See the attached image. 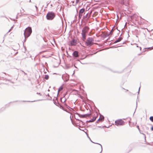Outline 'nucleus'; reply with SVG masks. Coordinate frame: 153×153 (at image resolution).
<instances>
[{
    "mask_svg": "<svg viewBox=\"0 0 153 153\" xmlns=\"http://www.w3.org/2000/svg\"><path fill=\"white\" fill-rule=\"evenodd\" d=\"M149 119L152 122H153V116L150 117Z\"/></svg>",
    "mask_w": 153,
    "mask_h": 153,
    "instance_id": "nucleus-20",
    "label": "nucleus"
},
{
    "mask_svg": "<svg viewBox=\"0 0 153 153\" xmlns=\"http://www.w3.org/2000/svg\"><path fill=\"white\" fill-rule=\"evenodd\" d=\"M36 94H38L39 95H40V96H41V95H42V94H41L40 93H38V92H37V93H36Z\"/></svg>",
    "mask_w": 153,
    "mask_h": 153,
    "instance_id": "nucleus-26",
    "label": "nucleus"
},
{
    "mask_svg": "<svg viewBox=\"0 0 153 153\" xmlns=\"http://www.w3.org/2000/svg\"><path fill=\"white\" fill-rule=\"evenodd\" d=\"M17 53H18V52H16V53H13L12 52H11V54H14L15 55V54H16Z\"/></svg>",
    "mask_w": 153,
    "mask_h": 153,
    "instance_id": "nucleus-23",
    "label": "nucleus"
},
{
    "mask_svg": "<svg viewBox=\"0 0 153 153\" xmlns=\"http://www.w3.org/2000/svg\"><path fill=\"white\" fill-rule=\"evenodd\" d=\"M128 91V90H126V92H127V91Z\"/></svg>",
    "mask_w": 153,
    "mask_h": 153,
    "instance_id": "nucleus-40",
    "label": "nucleus"
},
{
    "mask_svg": "<svg viewBox=\"0 0 153 153\" xmlns=\"http://www.w3.org/2000/svg\"><path fill=\"white\" fill-rule=\"evenodd\" d=\"M116 125L117 126H122L124 125L125 122L121 119L116 120L115 121Z\"/></svg>",
    "mask_w": 153,
    "mask_h": 153,
    "instance_id": "nucleus-5",
    "label": "nucleus"
},
{
    "mask_svg": "<svg viewBox=\"0 0 153 153\" xmlns=\"http://www.w3.org/2000/svg\"><path fill=\"white\" fill-rule=\"evenodd\" d=\"M94 39L91 37H88L86 42V44L87 46H91L93 44Z\"/></svg>",
    "mask_w": 153,
    "mask_h": 153,
    "instance_id": "nucleus-4",
    "label": "nucleus"
},
{
    "mask_svg": "<svg viewBox=\"0 0 153 153\" xmlns=\"http://www.w3.org/2000/svg\"><path fill=\"white\" fill-rule=\"evenodd\" d=\"M38 100L37 101H40V100Z\"/></svg>",
    "mask_w": 153,
    "mask_h": 153,
    "instance_id": "nucleus-46",
    "label": "nucleus"
},
{
    "mask_svg": "<svg viewBox=\"0 0 153 153\" xmlns=\"http://www.w3.org/2000/svg\"><path fill=\"white\" fill-rule=\"evenodd\" d=\"M88 13H86L85 15V13H84V15L83 16V19H88L89 18V16L88 17Z\"/></svg>",
    "mask_w": 153,
    "mask_h": 153,
    "instance_id": "nucleus-14",
    "label": "nucleus"
},
{
    "mask_svg": "<svg viewBox=\"0 0 153 153\" xmlns=\"http://www.w3.org/2000/svg\"><path fill=\"white\" fill-rule=\"evenodd\" d=\"M55 15L54 13L52 12H50L47 14L46 17L48 20H52L55 17Z\"/></svg>",
    "mask_w": 153,
    "mask_h": 153,
    "instance_id": "nucleus-3",
    "label": "nucleus"
},
{
    "mask_svg": "<svg viewBox=\"0 0 153 153\" xmlns=\"http://www.w3.org/2000/svg\"><path fill=\"white\" fill-rule=\"evenodd\" d=\"M99 118H100V121H102L104 120V117L103 115H101V117H100Z\"/></svg>",
    "mask_w": 153,
    "mask_h": 153,
    "instance_id": "nucleus-16",
    "label": "nucleus"
},
{
    "mask_svg": "<svg viewBox=\"0 0 153 153\" xmlns=\"http://www.w3.org/2000/svg\"><path fill=\"white\" fill-rule=\"evenodd\" d=\"M37 101L36 100V101H27V102H35V101Z\"/></svg>",
    "mask_w": 153,
    "mask_h": 153,
    "instance_id": "nucleus-30",
    "label": "nucleus"
},
{
    "mask_svg": "<svg viewBox=\"0 0 153 153\" xmlns=\"http://www.w3.org/2000/svg\"><path fill=\"white\" fill-rule=\"evenodd\" d=\"M48 91H50V90H49V89H48Z\"/></svg>",
    "mask_w": 153,
    "mask_h": 153,
    "instance_id": "nucleus-41",
    "label": "nucleus"
},
{
    "mask_svg": "<svg viewBox=\"0 0 153 153\" xmlns=\"http://www.w3.org/2000/svg\"><path fill=\"white\" fill-rule=\"evenodd\" d=\"M89 28L87 26H85L82 30L81 35L82 36V40L83 41L86 39V34L88 33Z\"/></svg>",
    "mask_w": 153,
    "mask_h": 153,
    "instance_id": "nucleus-1",
    "label": "nucleus"
},
{
    "mask_svg": "<svg viewBox=\"0 0 153 153\" xmlns=\"http://www.w3.org/2000/svg\"><path fill=\"white\" fill-rule=\"evenodd\" d=\"M77 114L79 116V117L82 118H85L87 116L90 117L91 115V114Z\"/></svg>",
    "mask_w": 153,
    "mask_h": 153,
    "instance_id": "nucleus-6",
    "label": "nucleus"
},
{
    "mask_svg": "<svg viewBox=\"0 0 153 153\" xmlns=\"http://www.w3.org/2000/svg\"><path fill=\"white\" fill-rule=\"evenodd\" d=\"M114 30L113 28H112L111 32L109 33H108V34H109V35H110L112 34V32L114 31Z\"/></svg>",
    "mask_w": 153,
    "mask_h": 153,
    "instance_id": "nucleus-21",
    "label": "nucleus"
},
{
    "mask_svg": "<svg viewBox=\"0 0 153 153\" xmlns=\"http://www.w3.org/2000/svg\"><path fill=\"white\" fill-rule=\"evenodd\" d=\"M96 53H96H94V54H95ZM93 54H89V55H91V56H92V55H93Z\"/></svg>",
    "mask_w": 153,
    "mask_h": 153,
    "instance_id": "nucleus-31",
    "label": "nucleus"
},
{
    "mask_svg": "<svg viewBox=\"0 0 153 153\" xmlns=\"http://www.w3.org/2000/svg\"><path fill=\"white\" fill-rule=\"evenodd\" d=\"M136 105H137V102H136Z\"/></svg>",
    "mask_w": 153,
    "mask_h": 153,
    "instance_id": "nucleus-45",
    "label": "nucleus"
},
{
    "mask_svg": "<svg viewBox=\"0 0 153 153\" xmlns=\"http://www.w3.org/2000/svg\"><path fill=\"white\" fill-rule=\"evenodd\" d=\"M100 118H99V119L97 120V121H96V123H98V122L99 121H100Z\"/></svg>",
    "mask_w": 153,
    "mask_h": 153,
    "instance_id": "nucleus-27",
    "label": "nucleus"
},
{
    "mask_svg": "<svg viewBox=\"0 0 153 153\" xmlns=\"http://www.w3.org/2000/svg\"><path fill=\"white\" fill-rule=\"evenodd\" d=\"M35 7L36 9H38V7H37L36 6H35Z\"/></svg>",
    "mask_w": 153,
    "mask_h": 153,
    "instance_id": "nucleus-39",
    "label": "nucleus"
},
{
    "mask_svg": "<svg viewBox=\"0 0 153 153\" xmlns=\"http://www.w3.org/2000/svg\"><path fill=\"white\" fill-rule=\"evenodd\" d=\"M85 9L84 8H82L80 9L79 11V14H82L85 11Z\"/></svg>",
    "mask_w": 153,
    "mask_h": 153,
    "instance_id": "nucleus-13",
    "label": "nucleus"
},
{
    "mask_svg": "<svg viewBox=\"0 0 153 153\" xmlns=\"http://www.w3.org/2000/svg\"><path fill=\"white\" fill-rule=\"evenodd\" d=\"M140 50H141V47H140Z\"/></svg>",
    "mask_w": 153,
    "mask_h": 153,
    "instance_id": "nucleus-42",
    "label": "nucleus"
},
{
    "mask_svg": "<svg viewBox=\"0 0 153 153\" xmlns=\"http://www.w3.org/2000/svg\"><path fill=\"white\" fill-rule=\"evenodd\" d=\"M32 32L31 28L30 27H28L24 30V35L25 39L24 42L26 41V38H28L31 34Z\"/></svg>",
    "mask_w": 153,
    "mask_h": 153,
    "instance_id": "nucleus-2",
    "label": "nucleus"
},
{
    "mask_svg": "<svg viewBox=\"0 0 153 153\" xmlns=\"http://www.w3.org/2000/svg\"><path fill=\"white\" fill-rule=\"evenodd\" d=\"M63 88L62 86H61L59 88L58 92V94L59 93V91L62 90Z\"/></svg>",
    "mask_w": 153,
    "mask_h": 153,
    "instance_id": "nucleus-17",
    "label": "nucleus"
},
{
    "mask_svg": "<svg viewBox=\"0 0 153 153\" xmlns=\"http://www.w3.org/2000/svg\"><path fill=\"white\" fill-rule=\"evenodd\" d=\"M137 128L138 129V130H140V128H139V126H137Z\"/></svg>",
    "mask_w": 153,
    "mask_h": 153,
    "instance_id": "nucleus-32",
    "label": "nucleus"
},
{
    "mask_svg": "<svg viewBox=\"0 0 153 153\" xmlns=\"http://www.w3.org/2000/svg\"><path fill=\"white\" fill-rule=\"evenodd\" d=\"M49 78V76L48 75H45V76L44 78L46 80H48V79Z\"/></svg>",
    "mask_w": 153,
    "mask_h": 153,
    "instance_id": "nucleus-18",
    "label": "nucleus"
},
{
    "mask_svg": "<svg viewBox=\"0 0 153 153\" xmlns=\"http://www.w3.org/2000/svg\"><path fill=\"white\" fill-rule=\"evenodd\" d=\"M12 32H11V33H10V34H12Z\"/></svg>",
    "mask_w": 153,
    "mask_h": 153,
    "instance_id": "nucleus-44",
    "label": "nucleus"
},
{
    "mask_svg": "<svg viewBox=\"0 0 153 153\" xmlns=\"http://www.w3.org/2000/svg\"><path fill=\"white\" fill-rule=\"evenodd\" d=\"M109 36V34L108 33H102V37L103 38L105 39L106 38V37L108 36Z\"/></svg>",
    "mask_w": 153,
    "mask_h": 153,
    "instance_id": "nucleus-9",
    "label": "nucleus"
},
{
    "mask_svg": "<svg viewBox=\"0 0 153 153\" xmlns=\"http://www.w3.org/2000/svg\"><path fill=\"white\" fill-rule=\"evenodd\" d=\"M151 130L152 131H153V126H152V127L151 128Z\"/></svg>",
    "mask_w": 153,
    "mask_h": 153,
    "instance_id": "nucleus-28",
    "label": "nucleus"
},
{
    "mask_svg": "<svg viewBox=\"0 0 153 153\" xmlns=\"http://www.w3.org/2000/svg\"><path fill=\"white\" fill-rule=\"evenodd\" d=\"M65 107H66L67 108H68V109H69L70 108H71L69 106H68L66 103L65 104Z\"/></svg>",
    "mask_w": 153,
    "mask_h": 153,
    "instance_id": "nucleus-22",
    "label": "nucleus"
},
{
    "mask_svg": "<svg viewBox=\"0 0 153 153\" xmlns=\"http://www.w3.org/2000/svg\"><path fill=\"white\" fill-rule=\"evenodd\" d=\"M13 26H14V25H13V26H12L11 27V28H10V31H11V29L13 28Z\"/></svg>",
    "mask_w": 153,
    "mask_h": 153,
    "instance_id": "nucleus-33",
    "label": "nucleus"
},
{
    "mask_svg": "<svg viewBox=\"0 0 153 153\" xmlns=\"http://www.w3.org/2000/svg\"><path fill=\"white\" fill-rule=\"evenodd\" d=\"M31 0H30V2Z\"/></svg>",
    "mask_w": 153,
    "mask_h": 153,
    "instance_id": "nucleus-49",
    "label": "nucleus"
},
{
    "mask_svg": "<svg viewBox=\"0 0 153 153\" xmlns=\"http://www.w3.org/2000/svg\"><path fill=\"white\" fill-rule=\"evenodd\" d=\"M96 116L93 117L92 119L90 120L91 122H93L96 119V118L98 116V114L97 113H96Z\"/></svg>",
    "mask_w": 153,
    "mask_h": 153,
    "instance_id": "nucleus-10",
    "label": "nucleus"
},
{
    "mask_svg": "<svg viewBox=\"0 0 153 153\" xmlns=\"http://www.w3.org/2000/svg\"><path fill=\"white\" fill-rule=\"evenodd\" d=\"M123 39V38L122 37H120L119 38H118L114 42V43H116L119 42H120Z\"/></svg>",
    "mask_w": 153,
    "mask_h": 153,
    "instance_id": "nucleus-11",
    "label": "nucleus"
},
{
    "mask_svg": "<svg viewBox=\"0 0 153 153\" xmlns=\"http://www.w3.org/2000/svg\"><path fill=\"white\" fill-rule=\"evenodd\" d=\"M82 16H79V19H81V18Z\"/></svg>",
    "mask_w": 153,
    "mask_h": 153,
    "instance_id": "nucleus-36",
    "label": "nucleus"
},
{
    "mask_svg": "<svg viewBox=\"0 0 153 153\" xmlns=\"http://www.w3.org/2000/svg\"><path fill=\"white\" fill-rule=\"evenodd\" d=\"M79 16H82V14H79Z\"/></svg>",
    "mask_w": 153,
    "mask_h": 153,
    "instance_id": "nucleus-25",
    "label": "nucleus"
},
{
    "mask_svg": "<svg viewBox=\"0 0 153 153\" xmlns=\"http://www.w3.org/2000/svg\"><path fill=\"white\" fill-rule=\"evenodd\" d=\"M123 120H126L125 119H123Z\"/></svg>",
    "mask_w": 153,
    "mask_h": 153,
    "instance_id": "nucleus-48",
    "label": "nucleus"
},
{
    "mask_svg": "<svg viewBox=\"0 0 153 153\" xmlns=\"http://www.w3.org/2000/svg\"><path fill=\"white\" fill-rule=\"evenodd\" d=\"M72 55L75 58L79 56L78 52L77 51H75L72 53Z\"/></svg>",
    "mask_w": 153,
    "mask_h": 153,
    "instance_id": "nucleus-8",
    "label": "nucleus"
},
{
    "mask_svg": "<svg viewBox=\"0 0 153 153\" xmlns=\"http://www.w3.org/2000/svg\"><path fill=\"white\" fill-rule=\"evenodd\" d=\"M86 122L87 123H90V122H91V120H88V121H86Z\"/></svg>",
    "mask_w": 153,
    "mask_h": 153,
    "instance_id": "nucleus-24",
    "label": "nucleus"
},
{
    "mask_svg": "<svg viewBox=\"0 0 153 153\" xmlns=\"http://www.w3.org/2000/svg\"><path fill=\"white\" fill-rule=\"evenodd\" d=\"M65 75H62V79H63V80H64V81H65V82H67L68 80V79H66L65 78Z\"/></svg>",
    "mask_w": 153,
    "mask_h": 153,
    "instance_id": "nucleus-15",
    "label": "nucleus"
},
{
    "mask_svg": "<svg viewBox=\"0 0 153 153\" xmlns=\"http://www.w3.org/2000/svg\"><path fill=\"white\" fill-rule=\"evenodd\" d=\"M65 100H65L64 101V102H65Z\"/></svg>",
    "mask_w": 153,
    "mask_h": 153,
    "instance_id": "nucleus-43",
    "label": "nucleus"
},
{
    "mask_svg": "<svg viewBox=\"0 0 153 153\" xmlns=\"http://www.w3.org/2000/svg\"><path fill=\"white\" fill-rule=\"evenodd\" d=\"M77 44L76 41L74 39H73L70 42V45L71 46H75Z\"/></svg>",
    "mask_w": 153,
    "mask_h": 153,
    "instance_id": "nucleus-7",
    "label": "nucleus"
},
{
    "mask_svg": "<svg viewBox=\"0 0 153 153\" xmlns=\"http://www.w3.org/2000/svg\"><path fill=\"white\" fill-rule=\"evenodd\" d=\"M46 96H48V97H50V95L48 94H47V95Z\"/></svg>",
    "mask_w": 153,
    "mask_h": 153,
    "instance_id": "nucleus-38",
    "label": "nucleus"
},
{
    "mask_svg": "<svg viewBox=\"0 0 153 153\" xmlns=\"http://www.w3.org/2000/svg\"><path fill=\"white\" fill-rule=\"evenodd\" d=\"M140 88V87H139V89L138 91V94H139V93Z\"/></svg>",
    "mask_w": 153,
    "mask_h": 153,
    "instance_id": "nucleus-29",
    "label": "nucleus"
},
{
    "mask_svg": "<svg viewBox=\"0 0 153 153\" xmlns=\"http://www.w3.org/2000/svg\"><path fill=\"white\" fill-rule=\"evenodd\" d=\"M91 140V142H92V143H94L97 144L99 145L100 146V149H101V151H100V153H102V146L100 144V143H94V142H93L91 140Z\"/></svg>",
    "mask_w": 153,
    "mask_h": 153,
    "instance_id": "nucleus-12",
    "label": "nucleus"
},
{
    "mask_svg": "<svg viewBox=\"0 0 153 153\" xmlns=\"http://www.w3.org/2000/svg\"><path fill=\"white\" fill-rule=\"evenodd\" d=\"M152 48V49H153V47H151V48L149 47V48H148V49H149V48Z\"/></svg>",
    "mask_w": 153,
    "mask_h": 153,
    "instance_id": "nucleus-35",
    "label": "nucleus"
},
{
    "mask_svg": "<svg viewBox=\"0 0 153 153\" xmlns=\"http://www.w3.org/2000/svg\"><path fill=\"white\" fill-rule=\"evenodd\" d=\"M129 93H131L130 92H129Z\"/></svg>",
    "mask_w": 153,
    "mask_h": 153,
    "instance_id": "nucleus-50",
    "label": "nucleus"
},
{
    "mask_svg": "<svg viewBox=\"0 0 153 153\" xmlns=\"http://www.w3.org/2000/svg\"><path fill=\"white\" fill-rule=\"evenodd\" d=\"M60 108L62 109L63 110L67 112V111L66 110H65V109L62 106L60 105Z\"/></svg>",
    "mask_w": 153,
    "mask_h": 153,
    "instance_id": "nucleus-19",
    "label": "nucleus"
},
{
    "mask_svg": "<svg viewBox=\"0 0 153 153\" xmlns=\"http://www.w3.org/2000/svg\"><path fill=\"white\" fill-rule=\"evenodd\" d=\"M22 71L25 74H27L26 73H25V72L23 71Z\"/></svg>",
    "mask_w": 153,
    "mask_h": 153,
    "instance_id": "nucleus-34",
    "label": "nucleus"
},
{
    "mask_svg": "<svg viewBox=\"0 0 153 153\" xmlns=\"http://www.w3.org/2000/svg\"><path fill=\"white\" fill-rule=\"evenodd\" d=\"M82 16H79V19H81V18Z\"/></svg>",
    "mask_w": 153,
    "mask_h": 153,
    "instance_id": "nucleus-37",
    "label": "nucleus"
},
{
    "mask_svg": "<svg viewBox=\"0 0 153 153\" xmlns=\"http://www.w3.org/2000/svg\"><path fill=\"white\" fill-rule=\"evenodd\" d=\"M10 32V30H9V31H8V32Z\"/></svg>",
    "mask_w": 153,
    "mask_h": 153,
    "instance_id": "nucleus-47",
    "label": "nucleus"
}]
</instances>
